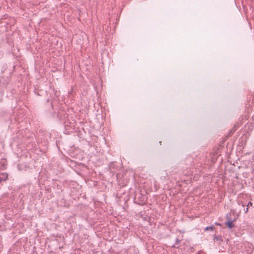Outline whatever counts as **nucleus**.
I'll list each match as a JSON object with an SVG mask.
<instances>
[{
	"mask_svg": "<svg viewBox=\"0 0 254 254\" xmlns=\"http://www.w3.org/2000/svg\"><path fill=\"white\" fill-rule=\"evenodd\" d=\"M252 205H253V203H252V202H249L248 203V204L247 205V206H248V207L249 206H252Z\"/></svg>",
	"mask_w": 254,
	"mask_h": 254,
	"instance_id": "5",
	"label": "nucleus"
},
{
	"mask_svg": "<svg viewBox=\"0 0 254 254\" xmlns=\"http://www.w3.org/2000/svg\"><path fill=\"white\" fill-rule=\"evenodd\" d=\"M6 167V160L2 159L0 160V170H4Z\"/></svg>",
	"mask_w": 254,
	"mask_h": 254,
	"instance_id": "2",
	"label": "nucleus"
},
{
	"mask_svg": "<svg viewBox=\"0 0 254 254\" xmlns=\"http://www.w3.org/2000/svg\"><path fill=\"white\" fill-rule=\"evenodd\" d=\"M226 225L227 226H228L229 228H231L233 227V224L232 221H228L226 223Z\"/></svg>",
	"mask_w": 254,
	"mask_h": 254,
	"instance_id": "3",
	"label": "nucleus"
},
{
	"mask_svg": "<svg viewBox=\"0 0 254 254\" xmlns=\"http://www.w3.org/2000/svg\"><path fill=\"white\" fill-rule=\"evenodd\" d=\"M204 229V231H206V228H205Z\"/></svg>",
	"mask_w": 254,
	"mask_h": 254,
	"instance_id": "8",
	"label": "nucleus"
},
{
	"mask_svg": "<svg viewBox=\"0 0 254 254\" xmlns=\"http://www.w3.org/2000/svg\"><path fill=\"white\" fill-rule=\"evenodd\" d=\"M180 243V241L178 239H176L175 245H178Z\"/></svg>",
	"mask_w": 254,
	"mask_h": 254,
	"instance_id": "4",
	"label": "nucleus"
},
{
	"mask_svg": "<svg viewBox=\"0 0 254 254\" xmlns=\"http://www.w3.org/2000/svg\"><path fill=\"white\" fill-rule=\"evenodd\" d=\"M8 179V174L6 173H0V184Z\"/></svg>",
	"mask_w": 254,
	"mask_h": 254,
	"instance_id": "1",
	"label": "nucleus"
},
{
	"mask_svg": "<svg viewBox=\"0 0 254 254\" xmlns=\"http://www.w3.org/2000/svg\"><path fill=\"white\" fill-rule=\"evenodd\" d=\"M172 247H174V248H178L179 247V246H178V247H176L175 245H174V246H172Z\"/></svg>",
	"mask_w": 254,
	"mask_h": 254,
	"instance_id": "7",
	"label": "nucleus"
},
{
	"mask_svg": "<svg viewBox=\"0 0 254 254\" xmlns=\"http://www.w3.org/2000/svg\"><path fill=\"white\" fill-rule=\"evenodd\" d=\"M248 207L247 208V209H246V211H245V212L246 213H247V212L248 211Z\"/></svg>",
	"mask_w": 254,
	"mask_h": 254,
	"instance_id": "6",
	"label": "nucleus"
},
{
	"mask_svg": "<svg viewBox=\"0 0 254 254\" xmlns=\"http://www.w3.org/2000/svg\"><path fill=\"white\" fill-rule=\"evenodd\" d=\"M209 229V228L207 227V230H208Z\"/></svg>",
	"mask_w": 254,
	"mask_h": 254,
	"instance_id": "9",
	"label": "nucleus"
}]
</instances>
